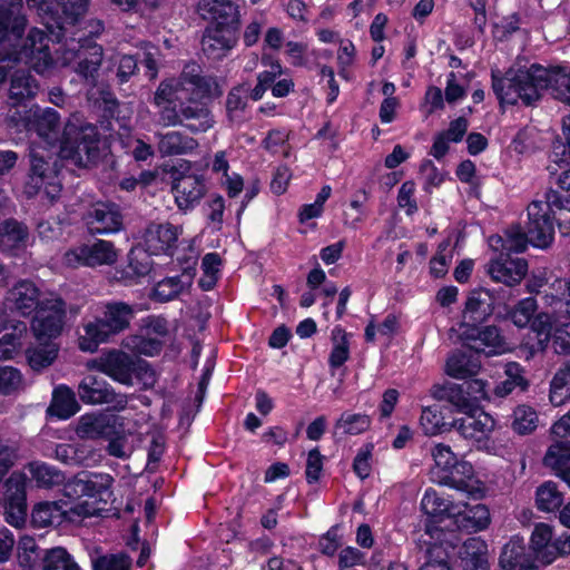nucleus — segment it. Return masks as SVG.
Listing matches in <instances>:
<instances>
[{"label":"nucleus","mask_w":570,"mask_h":570,"mask_svg":"<svg viewBox=\"0 0 570 570\" xmlns=\"http://www.w3.org/2000/svg\"><path fill=\"white\" fill-rule=\"evenodd\" d=\"M491 88L500 108L534 107L550 91L551 96L570 106V72L561 66L544 67L538 62L529 67H510L504 72L491 69Z\"/></svg>","instance_id":"1"},{"label":"nucleus","mask_w":570,"mask_h":570,"mask_svg":"<svg viewBox=\"0 0 570 570\" xmlns=\"http://www.w3.org/2000/svg\"><path fill=\"white\" fill-rule=\"evenodd\" d=\"M199 8L208 14L200 40L202 50L208 59L222 60L238 43L239 7L232 0H202Z\"/></svg>","instance_id":"2"},{"label":"nucleus","mask_w":570,"mask_h":570,"mask_svg":"<svg viewBox=\"0 0 570 570\" xmlns=\"http://www.w3.org/2000/svg\"><path fill=\"white\" fill-rule=\"evenodd\" d=\"M109 149L108 138L96 125L72 115L63 126L59 140V155L78 167L96 165Z\"/></svg>","instance_id":"3"},{"label":"nucleus","mask_w":570,"mask_h":570,"mask_svg":"<svg viewBox=\"0 0 570 570\" xmlns=\"http://www.w3.org/2000/svg\"><path fill=\"white\" fill-rule=\"evenodd\" d=\"M135 317L132 305L122 301L107 302L100 316L83 326L85 334L78 338L79 350L96 352L100 344L115 341L116 336L128 330Z\"/></svg>","instance_id":"4"},{"label":"nucleus","mask_w":570,"mask_h":570,"mask_svg":"<svg viewBox=\"0 0 570 570\" xmlns=\"http://www.w3.org/2000/svg\"><path fill=\"white\" fill-rule=\"evenodd\" d=\"M431 395L439 402L450 404L458 413H478L481 411L482 401L494 402L492 385L475 376L460 384L452 382L434 384Z\"/></svg>","instance_id":"5"},{"label":"nucleus","mask_w":570,"mask_h":570,"mask_svg":"<svg viewBox=\"0 0 570 570\" xmlns=\"http://www.w3.org/2000/svg\"><path fill=\"white\" fill-rule=\"evenodd\" d=\"M35 7L49 32L51 42L60 43L68 26H76L87 13L90 0H27Z\"/></svg>","instance_id":"6"},{"label":"nucleus","mask_w":570,"mask_h":570,"mask_svg":"<svg viewBox=\"0 0 570 570\" xmlns=\"http://www.w3.org/2000/svg\"><path fill=\"white\" fill-rule=\"evenodd\" d=\"M528 222L524 229L530 235L531 246L539 249H548L554 242L556 226L560 230L563 217L551 203V199L532 200L527 207Z\"/></svg>","instance_id":"7"},{"label":"nucleus","mask_w":570,"mask_h":570,"mask_svg":"<svg viewBox=\"0 0 570 570\" xmlns=\"http://www.w3.org/2000/svg\"><path fill=\"white\" fill-rule=\"evenodd\" d=\"M94 365L100 373L125 385H131L134 376L141 379L150 371L147 361L117 348L102 352Z\"/></svg>","instance_id":"8"},{"label":"nucleus","mask_w":570,"mask_h":570,"mask_svg":"<svg viewBox=\"0 0 570 570\" xmlns=\"http://www.w3.org/2000/svg\"><path fill=\"white\" fill-rule=\"evenodd\" d=\"M161 118L168 126H184L194 134L205 132L213 126L212 112L202 99L188 97L165 107Z\"/></svg>","instance_id":"9"},{"label":"nucleus","mask_w":570,"mask_h":570,"mask_svg":"<svg viewBox=\"0 0 570 570\" xmlns=\"http://www.w3.org/2000/svg\"><path fill=\"white\" fill-rule=\"evenodd\" d=\"M531 559L546 567L558 558L570 554V534L564 532L554 535L553 527L548 523H537L529 540Z\"/></svg>","instance_id":"10"},{"label":"nucleus","mask_w":570,"mask_h":570,"mask_svg":"<svg viewBox=\"0 0 570 570\" xmlns=\"http://www.w3.org/2000/svg\"><path fill=\"white\" fill-rule=\"evenodd\" d=\"M117 261L118 250L115 243L100 238L73 246L63 254V263L70 268L112 266Z\"/></svg>","instance_id":"11"},{"label":"nucleus","mask_w":570,"mask_h":570,"mask_svg":"<svg viewBox=\"0 0 570 570\" xmlns=\"http://www.w3.org/2000/svg\"><path fill=\"white\" fill-rule=\"evenodd\" d=\"M82 220L88 235L92 237L118 234L125 228L120 205L110 200L92 204Z\"/></svg>","instance_id":"12"},{"label":"nucleus","mask_w":570,"mask_h":570,"mask_svg":"<svg viewBox=\"0 0 570 570\" xmlns=\"http://www.w3.org/2000/svg\"><path fill=\"white\" fill-rule=\"evenodd\" d=\"M22 0H0V49H20L24 45L28 20L21 14Z\"/></svg>","instance_id":"13"},{"label":"nucleus","mask_w":570,"mask_h":570,"mask_svg":"<svg viewBox=\"0 0 570 570\" xmlns=\"http://www.w3.org/2000/svg\"><path fill=\"white\" fill-rule=\"evenodd\" d=\"M77 394L85 404H108L112 412H121L128 404L126 394L117 393L104 377L92 374L82 377Z\"/></svg>","instance_id":"14"},{"label":"nucleus","mask_w":570,"mask_h":570,"mask_svg":"<svg viewBox=\"0 0 570 570\" xmlns=\"http://www.w3.org/2000/svg\"><path fill=\"white\" fill-rule=\"evenodd\" d=\"M31 316V331L36 340L51 342L60 336L63 330L66 303L61 298L45 303Z\"/></svg>","instance_id":"15"},{"label":"nucleus","mask_w":570,"mask_h":570,"mask_svg":"<svg viewBox=\"0 0 570 570\" xmlns=\"http://www.w3.org/2000/svg\"><path fill=\"white\" fill-rule=\"evenodd\" d=\"M432 473L435 481L441 485L465 492L473 498H476V494L481 495L483 493L479 487L474 485L478 481L473 465L458 456L446 469H433Z\"/></svg>","instance_id":"16"},{"label":"nucleus","mask_w":570,"mask_h":570,"mask_svg":"<svg viewBox=\"0 0 570 570\" xmlns=\"http://www.w3.org/2000/svg\"><path fill=\"white\" fill-rule=\"evenodd\" d=\"M493 291L485 287H478L470 291L464 308L462 326L470 328L475 325H483L498 314Z\"/></svg>","instance_id":"17"},{"label":"nucleus","mask_w":570,"mask_h":570,"mask_svg":"<svg viewBox=\"0 0 570 570\" xmlns=\"http://www.w3.org/2000/svg\"><path fill=\"white\" fill-rule=\"evenodd\" d=\"M57 173L50 168L43 157L32 155L30 171L24 183L23 193L28 198H32L43 189L47 197L56 199L61 191V185L57 181Z\"/></svg>","instance_id":"18"},{"label":"nucleus","mask_w":570,"mask_h":570,"mask_svg":"<svg viewBox=\"0 0 570 570\" xmlns=\"http://www.w3.org/2000/svg\"><path fill=\"white\" fill-rule=\"evenodd\" d=\"M560 168L557 164H550L547 167L550 178L556 177L557 188H550L546 191L544 198L551 199V203L559 210H562L563 217L560 218V234L562 236L570 235V168H566L567 164H561Z\"/></svg>","instance_id":"19"},{"label":"nucleus","mask_w":570,"mask_h":570,"mask_svg":"<svg viewBox=\"0 0 570 570\" xmlns=\"http://www.w3.org/2000/svg\"><path fill=\"white\" fill-rule=\"evenodd\" d=\"M181 233L178 226L170 223L150 222L141 234L142 245L154 255L173 256L177 248L178 236Z\"/></svg>","instance_id":"20"},{"label":"nucleus","mask_w":570,"mask_h":570,"mask_svg":"<svg viewBox=\"0 0 570 570\" xmlns=\"http://www.w3.org/2000/svg\"><path fill=\"white\" fill-rule=\"evenodd\" d=\"M464 336L469 341L468 348L478 355L492 356L505 352V338L494 324L471 326L464 331Z\"/></svg>","instance_id":"21"},{"label":"nucleus","mask_w":570,"mask_h":570,"mask_svg":"<svg viewBox=\"0 0 570 570\" xmlns=\"http://www.w3.org/2000/svg\"><path fill=\"white\" fill-rule=\"evenodd\" d=\"M529 264L525 258L498 254L488 263V274L495 283L513 287L527 276Z\"/></svg>","instance_id":"22"},{"label":"nucleus","mask_w":570,"mask_h":570,"mask_svg":"<svg viewBox=\"0 0 570 570\" xmlns=\"http://www.w3.org/2000/svg\"><path fill=\"white\" fill-rule=\"evenodd\" d=\"M40 289L29 279L19 281L7 294L6 306L22 317H30L45 303Z\"/></svg>","instance_id":"23"},{"label":"nucleus","mask_w":570,"mask_h":570,"mask_svg":"<svg viewBox=\"0 0 570 570\" xmlns=\"http://www.w3.org/2000/svg\"><path fill=\"white\" fill-rule=\"evenodd\" d=\"M180 83L191 90L190 97L196 99H212L222 95V89L216 77L203 75L202 67L197 62L185 65L180 73Z\"/></svg>","instance_id":"24"},{"label":"nucleus","mask_w":570,"mask_h":570,"mask_svg":"<svg viewBox=\"0 0 570 570\" xmlns=\"http://www.w3.org/2000/svg\"><path fill=\"white\" fill-rule=\"evenodd\" d=\"M175 202L180 210H189L199 204L206 194L203 176L179 173L173 181Z\"/></svg>","instance_id":"25"},{"label":"nucleus","mask_w":570,"mask_h":570,"mask_svg":"<svg viewBox=\"0 0 570 570\" xmlns=\"http://www.w3.org/2000/svg\"><path fill=\"white\" fill-rule=\"evenodd\" d=\"M122 426L121 417L112 412L86 414L80 419L78 433L91 440H107Z\"/></svg>","instance_id":"26"},{"label":"nucleus","mask_w":570,"mask_h":570,"mask_svg":"<svg viewBox=\"0 0 570 570\" xmlns=\"http://www.w3.org/2000/svg\"><path fill=\"white\" fill-rule=\"evenodd\" d=\"M75 56L77 58L76 71L86 79H94L102 62V47L95 41L94 37L88 36L78 41Z\"/></svg>","instance_id":"27"},{"label":"nucleus","mask_w":570,"mask_h":570,"mask_svg":"<svg viewBox=\"0 0 570 570\" xmlns=\"http://www.w3.org/2000/svg\"><path fill=\"white\" fill-rule=\"evenodd\" d=\"M462 570H490L488 543L479 537L466 539L458 551Z\"/></svg>","instance_id":"28"},{"label":"nucleus","mask_w":570,"mask_h":570,"mask_svg":"<svg viewBox=\"0 0 570 570\" xmlns=\"http://www.w3.org/2000/svg\"><path fill=\"white\" fill-rule=\"evenodd\" d=\"M524 367L518 362H508L504 365V377L497 381L492 385L494 402L507 397L508 395L517 392L524 393L530 386L529 380L524 375Z\"/></svg>","instance_id":"29"},{"label":"nucleus","mask_w":570,"mask_h":570,"mask_svg":"<svg viewBox=\"0 0 570 570\" xmlns=\"http://www.w3.org/2000/svg\"><path fill=\"white\" fill-rule=\"evenodd\" d=\"M455 547L443 542L433 543L426 549L425 561L419 570H452V556ZM386 570H409L405 562L391 561Z\"/></svg>","instance_id":"30"},{"label":"nucleus","mask_w":570,"mask_h":570,"mask_svg":"<svg viewBox=\"0 0 570 570\" xmlns=\"http://www.w3.org/2000/svg\"><path fill=\"white\" fill-rule=\"evenodd\" d=\"M65 501H42L37 503L31 512L30 523L36 529L61 525L65 521H71Z\"/></svg>","instance_id":"31"},{"label":"nucleus","mask_w":570,"mask_h":570,"mask_svg":"<svg viewBox=\"0 0 570 570\" xmlns=\"http://www.w3.org/2000/svg\"><path fill=\"white\" fill-rule=\"evenodd\" d=\"M29 70L17 69L10 76L8 104L11 107L26 106L37 95L39 85Z\"/></svg>","instance_id":"32"},{"label":"nucleus","mask_w":570,"mask_h":570,"mask_svg":"<svg viewBox=\"0 0 570 570\" xmlns=\"http://www.w3.org/2000/svg\"><path fill=\"white\" fill-rule=\"evenodd\" d=\"M455 410L448 403L433 404L422 409L420 425L425 435H438L452 429L451 413Z\"/></svg>","instance_id":"33"},{"label":"nucleus","mask_w":570,"mask_h":570,"mask_svg":"<svg viewBox=\"0 0 570 570\" xmlns=\"http://www.w3.org/2000/svg\"><path fill=\"white\" fill-rule=\"evenodd\" d=\"M528 326L534 334V338L529 337L525 343L531 354L544 352L553 332H562L561 328H556L554 316L548 312L535 313Z\"/></svg>","instance_id":"34"},{"label":"nucleus","mask_w":570,"mask_h":570,"mask_svg":"<svg viewBox=\"0 0 570 570\" xmlns=\"http://www.w3.org/2000/svg\"><path fill=\"white\" fill-rule=\"evenodd\" d=\"M529 245H531L530 235L520 225L511 226L503 235H494L490 238L491 248L505 256L523 253Z\"/></svg>","instance_id":"35"},{"label":"nucleus","mask_w":570,"mask_h":570,"mask_svg":"<svg viewBox=\"0 0 570 570\" xmlns=\"http://www.w3.org/2000/svg\"><path fill=\"white\" fill-rule=\"evenodd\" d=\"M490 522L489 509L482 503H465L463 509L459 505L454 517V524L458 529L466 532L482 531L489 527Z\"/></svg>","instance_id":"36"},{"label":"nucleus","mask_w":570,"mask_h":570,"mask_svg":"<svg viewBox=\"0 0 570 570\" xmlns=\"http://www.w3.org/2000/svg\"><path fill=\"white\" fill-rule=\"evenodd\" d=\"M543 464L570 488V440L552 443L543 456Z\"/></svg>","instance_id":"37"},{"label":"nucleus","mask_w":570,"mask_h":570,"mask_svg":"<svg viewBox=\"0 0 570 570\" xmlns=\"http://www.w3.org/2000/svg\"><path fill=\"white\" fill-rule=\"evenodd\" d=\"M458 507L431 488L425 490L421 500L422 511L435 523L442 522L444 519L454 520Z\"/></svg>","instance_id":"38"},{"label":"nucleus","mask_w":570,"mask_h":570,"mask_svg":"<svg viewBox=\"0 0 570 570\" xmlns=\"http://www.w3.org/2000/svg\"><path fill=\"white\" fill-rule=\"evenodd\" d=\"M481 368V361L473 354L456 351L452 353L445 363V373L454 379L466 380L475 376Z\"/></svg>","instance_id":"39"},{"label":"nucleus","mask_w":570,"mask_h":570,"mask_svg":"<svg viewBox=\"0 0 570 570\" xmlns=\"http://www.w3.org/2000/svg\"><path fill=\"white\" fill-rule=\"evenodd\" d=\"M248 95L249 83L247 82L238 83L229 89L225 101L228 122L239 125L245 121V112L249 106Z\"/></svg>","instance_id":"40"},{"label":"nucleus","mask_w":570,"mask_h":570,"mask_svg":"<svg viewBox=\"0 0 570 570\" xmlns=\"http://www.w3.org/2000/svg\"><path fill=\"white\" fill-rule=\"evenodd\" d=\"M505 313L498 312L495 315V322L504 320L511 321V323L519 327L524 328L529 325L534 314L538 311V302L534 297L529 296L518 301L512 307L503 305Z\"/></svg>","instance_id":"41"},{"label":"nucleus","mask_w":570,"mask_h":570,"mask_svg":"<svg viewBox=\"0 0 570 570\" xmlns=\"http://www.w3.org/2000/svg\"><path fill=\"white\" fill-rule=\"evenodd\" d=\"M80 410L76 393L67 385L55 387L48 412L59 420H68Z\"/></svg>","instance_id":"42"},{"label":"nucleus","mask_w":570,"mask_h":570,"mask_svg":"<svg viewBox=\"0 0 570 570\" xmlns=\"http://www.w3.org/2000/svg\"><path fill=\"white\" fill-rule=\"evenodd\" d=\"M154 254L145 246H134L127 254V265L121 269V278L136 279L149 274L153 267Z\"/></svg>","instance_id":"43"},{"label":"nucleus","mask_w":570,"mask_h":570,"mask_svg":"<svg viewBox=\"0 0 570 570\" xmlns=\"http://www.w3.org/2000/svg\"><path fill=\"white\" fill-rule=\"evenodd\" d=\"M24 354L30 368L41 372L57 360L59 346L53 342L41 341L37 345L27 347Z\"/></svg>","instance_id":"44"},{"label":"nucleus","mask_w":570,"mask_h":570,"mask_svg":"<svg viewBox=\"0 0 570 570\" xmlns=\"http://www.w3.org/2000/svg\"><path fill=\"white\" fill-rule=\"evenodd\" d=\"M530 559V550L527 552L523 537L515 534L503 546L499 563L503 570H515V567Z\"/></svg>","instance_id":"45"},{"label":"nucleus","mask_w":570,"mask_h":570,"mask_svg":"<svg viewBox=\"0 0 570 570\" xmlns=\"http://www.w3.org/2000/svg\"><path fill=\"white\" fill-rule=\"evenodd\" d=\"M197 141L178 131H170L163 135L158 141V150L161 156L184 155L194 150Z\"/></svg>","instance_id":"46"},{"label":"nucleus","mask_w":570,"mask_h":570,"mask_svg":"<svg viewBox=\"0 0 570 570\" xmlns=\"http://www.w3.org/2000/svg\"><path fill=\"white\" fill-rule=\"evenodd\" d=\"M350 334L341 325H336L332 330L331 340L333 347L328 355V366L331 368L342 367L350 358Z\"/></svg>","instance_id":"47"},{"label":"nucleus","mask_w":570,"mask_h":570,"mask_svg":"<svg viewBox=\"0 0 570 570\" xmlns=\"http://www.w3.org/2000/svg\"><path fill=\"white\" fill-rule=\"evenodd\" d=\"M549 399L554 406H561L570 401V362L560 366L553 375Z\"/></svg>","instance_id":"48"},{"label":"nucleus","mask_w":570,"mask_h":570,"mask_svg":"<svg viewBox=\"0 0 570 570\" xmlns=\"http://www.w3.org/2000/svg\"><path fill=\"white\" fill-rule=\"evenodd\" d=\"M563 503V494L553 481H546L535 490V507L541 512L559 511Z\"/></svg>","instance_id":"49"},{"label":"nucleus","mask_w":570,"mask_h":570,"mask_svg":"<svg viewBox=\"0 0 570 570\" xmlns=\"http://www.w3.org/2000/svg\"><path fill=\"white\" fill-rule=\"evenodd\" d=\"M18 561L27 570H39L46 550H41L35 538L22 535L18 541Z\"/></svg>","instance_id":"50"},{"label":"nucleus","mask_w":570,"mask_h":570,"mask_svg":"<svg viewBox=\"0 0 570 570\" xmlns=\"http://www.w3.org/2000/svg\"><path fill=\"white\" fill-rule=\"evenodd\" d=\"M371 425L370 415L344 411L335 421L334 428L336 431H342L344 435H360L370 430Z\"/></svg>","instance_id":"51"},{"label":"nucleus","mask_w":570,"mask_h":570,"mask_svg":"<svg viewBox=\"0 0 570 570\" xmlns=\"http://www.w3.org/2000/svg\"><path fill=\"white\" fill-rule=\"evenodd\" d=\"M39 570H81L66 548L55 547L45 551Z\"/></svg>","instance_id":"52"},{"label":"nucleus","mask_w":570,"mask_h":570,"mask_svg":"<svg viewBox=\"0 0 570 570\" xmlns=\"http://www.w3.org/2000/svg\"><path fill=\"white\" fill-rule=\"evenodd\" d=\"M28 479L23 472L13 471L3 483V500L9 504H27Z\"/></svg>","instance_id":"53"},{"label":"nucleus","mask_w":570,"mask_h":570,"mask_svg":"<svg viewBox=\"0 0 570 570\" xmlns=\"http://www.w3.org/2000/svg\"><path fill=\"white\" fill-rule=\"evenodd\" d=\"M29 471L39 488L50 489L62 482L63 475L55 466L46 462L29 463Z\"/></svg>","instance_id":"54"},{"label":"nucleus","mask_w":570,"mask_h":570,"mask_svg":"<svg viewBox=\"0 0 570 570\" xmlns=\"http://www.w3.org/2000/svg\"><path fill=\"white\" fill-rule=\"evenodd\" d=\"M538 414L525 404L518 405L513 411L512 430L519 435H528L537 429Z\"/></svg>","instance_id":"55"},{"label":"nucleus","mask_w":570,"mask_h":570,"mask_svg":"<svg viewBox=\"0 0 570 570\" xmlns=\"http://www.w3.org/2000/svg\"><path fill=\"white\" fill-rule=\"evenodd\" d=\"M185 288L186 286L181 276L165 277L155 285L153 297L157 302L166 303L178 297Z\"/></svg>","instance_id":"56"},{"label":"nucleus","mask_w":570,"mask_h":570,"mask_svg":"<svg viewBox=\"0 0 570 570\" xmlns=\"http://www.w3.org/2000/svg\"><path fill=\"white\" fill-rule=\"evenodd\" d=\"M60 125V115L53 108H46L40 114H35L32 127L42 138L57 135Z\"/></svg>","instance_id":"57"},{"label":"nucleus","mask_w":570,"mask_h":570,"mask_svg":"<svg viewBox=\"0 0 570 570\" xmlns=\"http://www.w3.org/2000/svg\"><path fill=\"white\" fill-rule=\"evenodd\" d=\"M23 385V375L14 366L0 365V395L9 396L17 393Z\"/></svg>","instance_id":"58"},{"label":"nucleus","mask_w":570,"mask_h":570,"mask_svg":"<svg viewBox=\"0 0 570 570\" xmlns=\"http://www.w3.org/2000/svg\"><path fill=\"white\" fill-rule=\"evenodd\" d=\"M98 100V108L101 112V126L110 129L111 120L119 118V101L116 96L109 90H100Z\"/></svg>","instance_id":"59"},{"label":"nucleus","mask_w":570,"mask_h":570,"mask_svg":"<svg viewBox=\"0 0 570 570\" xmlns=\"http://www.w3.org/2000/svg\"><path fill=\"white\" fill-rule=\"evenodd\" d=\"M562 135L564 141L557 140L550 155V161L562 168L561 164L569 165L570 161V115L562 120Z\"/></svg>","instance_id":"60"},{"label":"nucleus","mask_w":570,"mask_h":570,"mask_svg":"<svg viewBox=\"0 0 570 570\" xmlns=\"http://www.w3.org/2000/svg\"><path fill=\"white\" fill-rule=\"evenodd\" d=\"M131 559L127 553H108L92 559L94 570H130Z\"/></svg>","instance_id":"61"},{"label":"nucleus","mask_w":570,"mask_h":570,"mask_svg":"<svg viewBox=\"0 0 570 570\" xmlns=\"http://www.w3.org/2000/svg\"><path fill=\"white\" fill-rule=\"evenodd\" d=\"M114 481L108 473L92 474L89 480L83 482L81 492L89 498H101L110 491Z\"/></svg>","instance_id":"62"},{"label":"nucleus","mask_w":570,"mask_h":570,"mask_svg":"<svg viewBox=\"0 0 570 570\" xmlns=\"http://www.w3.org/2000/svg\"><path fill=\"white\" fill-rule=\"evenodd\" d=\"M463 417H452V428H454L463 438L474 439L476 433H484L485 424L476 419V413H464Z\"/></svg>","instance_id":"63"},{"label":"nucleus","mask_w":570,"mask_h":570,"mask_svg":"<svg viewBox=\"0 0 570 570\" xmlns=\"http://www.w3.org/2000/svg\"><path fill=\"white\" fill-rule=\"evenodd\" d=\"M325 455H323L315 446L307 453L306 465H305V479L307 484H316L320 482L324 469Z\"/></svg>","instance_id":"64"}]
</instances>
